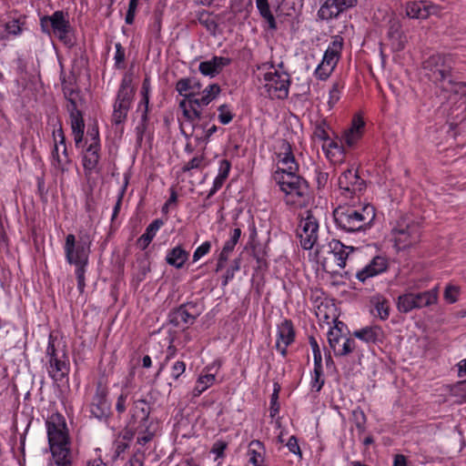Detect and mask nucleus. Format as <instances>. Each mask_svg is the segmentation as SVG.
I'll return each mask as SVG.
<instances>
[{
    "instance_id": "obj_1",
    "label": "nucleus",
    "mask_w": 466,
    "mask_h": 466,
    "mask_svg": "<svg viewBox=\"0 0 466 466\" xmlns=\"http://www.w3.org/2000/svg\"><path fill=\"white\" fill-rule=\"evenodd\" d=\"M280 167L273 174V178L286 194V203L302 206L309 195V184L302 177L296 173L299 165L292 154L291 146L283 140L279 153Z\"/></svg>"
},
{
    "instance_id": "obj_2",
    "label": "nucleus",
    "mask_w": 466,
    "mask_h": 466,
    "mask_svg": "<svg viewBox=\"0 0 466 466\" xmlns=\"http://www.w3.org/2000/svg\"><path fill=\"white\" fill-rule=\"evenodd\" d=\"M48 442L56 466H72L73 455L65 418L53 414L46 420Z\"/></svg>"
},
{
    "instance_id": "obj_3",
    "label": "nucleus",
    "mask_w": 466,
    "mask_h": 466,
    "mask_svg": "<svg viewBox=\"0 0 466 466\" xmlns=\"http://www.w3.org/2000/svg\"><path fill=\"white\" fill-rule=\"evenodd\" d=\"M357 203L346 201L333 211L335 224L346 232L365 230L375 218V208L370 204L356 206Z\"/></svg>"
},
{
    "instance_id": "obj_4",
    "label": "nucleus",
    "mask_w": 466,
    "mask_h": 466,
    "mask_svg": "<svg viewBox=\"0 0 466 466\" xmlns=\"http://www.w3.org/2000/svg\"><path fill=\"white\" fill-rule=\"evenodd\" d=\"M91 239L88 234L80 233L78 239L73 234H68L65 242V254L66 261L76 266V276L77 279V289L80 293L84 292L86 282L85 273L86 266L88 263L90 253Z\"/></svg>"
},
{
    "instance_id": "obj_5",
    "label": "nucleus",
    "mask_w": 466,
    "mask_h": 466,
    "mask_svg": "<svg viewBox=\"0 0 466 466\" xmlns=\"http://www.w3.org/2000/svg\"><path fill=\"white\" fill-rule=\"evenodd\" d=\"M453 60L450 55L436 54L423 63V68L428 71V77L446 92L453 93L461 82H455L452 77Z\"/></svg>"
},
{
    "instance_id": "obj_6",
    "label": "nucleus",
    "mask_w": 466,
    "mask_h": 466,
    "mask_svg": "<svg viewBox=\"0 0 466 466\" xmlns=\"http://www.w3.org/2000/svg\"><path fill=\"white\" fill-rule=\"evenodd\" d=\"M46 356L49 376L56 381H61L69 373V359L66 346L52 334L49 335Z\"/></svg>"
},
{
    "instance_id": "obj_7",
    "label": "nucleus",
    "mask_w": 466,
    "mask_h": 466,
    "mask_svg": "<svg viewBox=\"0 0 466 466\" xmlns=\"http://www.w3.org/2000/svg\"><path fill=\"white\" fill-rule=\"evenodd\" d=\"M42 31L48 35L53 34L66 46L75 44L73 29L63 11H56L52 15H46L40 19Z\"/></svg>"
},
{
    "instance_id": "obj_8",
    "label": "nucleus",
    "mask_w": 466,
    "mask_h": 466,
    "mask_svg": "<svg viewBox=\"0 0 466 466\" xmlns=\"http://www.w3.org/2000/svg\"><path fill=\"white\" fill-rule=\"evenodd\" d=\"M395 246L398 249H405L420 239V226L409 217L401 218L391 230Z\"/></svg>"
},
{
    "instance_id": "obj_9",
    "label": "nucleus",
    "mask_w": 466,
    "mask_h": 466,
    "mask_svg": "<svg viewBox=\"0 0 466 466\" xmlns=\"http://www.w3.org/2000/svg\"><path fill=\"white\" fill-rule=\"evenodd\" d=\"M65 97L66 99V110L70 116V125L75 145L76 147H82L85 122L79 107L83 104V99L78 90H75L73 93L68 92L67 96Z\"/></svg>"
},
{
    "instance_id": "obj_10",
    "label": "nucleus",
    "mask_w": 466,
    "mask_h": 466,
    "mask_svg": "<svg viewBox=\"0 0 466 466\" xmlns=\"http://www.w3.org/2000/svg\"><path fill=\"white\" fill-rule=\"evenodd\" d=\"M134 94L135 89L132 86V76L130 74H126L122 78L114 105L112 121L115 124L118 125L126 120L127 112L130 108L134 97Z\"/></svg>"
},
{
    "instance_id": "obj_11",
    "label": "nucleus",
    "mask_w": 466,
    "mask_h": 466,
    "mask_svg": "<svg viewBox=\"0 0 466 466\" xmlns=\"http://www.w3.org/2000/svg\"><path fill=\"white\" fill-rule=\"evenodd\" d=\"M339 187L346 201L360 203V195L366 189V182L357 171L350 168L339 177Z\"/></svg>"
},
{
    "instance_id": "obj_12",
    "label": "nucleus",
    "mask_w": 466,
    "mask_h": 466,
    "mask_svg": "<svg viewBox=\"0 0 466 466\" xmlns=\"http://www.w3.org/2000/svg\"><path fill=\"white\" fill-rule=\"evenodd\" d=\"M344 40L340 35L332 36V40L324 53L321 63L315 70V76L326 80L336 67L341 55Z\"/></svg>"
},
{
    "instance_id": "obj_13",
    "label": "nucleus",
    "mask_w": 466,
    "mask_h": 466,
    "mask_svg": "<svg viewBox=\"0 0 466 466\" xmlns=\"http://www.w3.org/2000/svg\"><path fill=\"white\" fill-rule=\"evenodd\" d=\"M437 289H432L418 293H405L398 298L397 308L400 312L408 313L414 309H420L437 301Z\"/></svg>"
},
{
    "instance_id": "obj_14",
    "label": "nucleus",
    "mask_w": 466,
    "mask_h": 466,
    "mask_svg": "<svg viewBox=\"0 0 466 466\" xmlns=\"http://www.w3.org/2000/svg\"><path fill=\"white\" fill-rule=\"evenodd\" d=\"M264 87L271 98L285 99L289 96L290 76L286 72H268L264 75Z\"/></svg>"
},
{
    "instance_id": "obj_15",
    "label": "nucleus",
    "mask_w": 466,
    "mask_h": 466,
    "mask_svg": "<svg viewBox=\"0 0 466 466\" xmlns=\"http://www.w3.org/2000/svg\"><path fill=\"white\" fill-rule=\"evenodd\" d=\"M297 230L299 242L304 249H311L318 240L319 223L311 210L305 212Z\"/></svg>"
},
{
    "instance_id": "obj_16",
    "label": "nucleus",
    "mask_w": 466,
    "mask_h": 466,
    "mask_svg": "<svg viewBox=\"0 0 466 466\" xmlns=\"http://www.w3.org/2000/svg\"><path fill=\"white\" fill-rule=\"evenodd\" d=\"M201 314V307L197 302H187L180 305L168 314L169 322L177 328L192 325Z\"/></svg>"
},
{
    "instance_id": "obj_17",
    "label": "nucleus",
    "mask_w": 466,
    "mask_h": 466,
    "mask_svg": "<svg viewBox=\"0 0 466 466\" xmlns=\"http://www.w3.org/2000/svg\"><path fill=\"white\" fill-rule=\"evenodd\" d=\"M91 415L98 420L107 419L111 414V404L107 400V390L101 383L96 386V393L90 403Z\"/></svg>"
},
{
    "instance_id": "obj_18",
    "label": "nucleus",
    "mask_w": 466,
    "mask_h": 466,
    "mask_svg": "<svg viewBox=\"0 0 466 466\" xmlns=\"http://www.w3.org/2000/svg\"><path fill=\"white\" fill-rule=\"evenodd\" d=\"M406 15L412 19H427L431 15H437L441 8L429 1H410L405 6Z\"/></svg>"
},
{
    "instance_id": "obj_19",
    "label": "nucleus",
    "mask_w": 466,
    "mask_h": 466,
    "mask_svg": "<svg viewBox=\"0 0 466 466\" xmlns=\"http://www.w3.org/2000/svg\"><path fill=\"white\" fill-rule=\"evenodd\" d=\"M357 0H326L320 6L318 15L322 20L337 17L344 10L353 6Z\"/></svg>"
},
{
    "instance_id": "obj_20",
    "label": "nucleus",
    "mask_w": 466,
    "mask_h": 466,
    "mask_svg": "<svg viewBox=\"0 0 466 466\" xmlns=\"http://www.w3.org/2000/svg\"><path fill=\"white\" fill-rule=\"evenodd\" d=\"M277 337L276 348L285 357L287 355V348L295 339V329L291 320L284 319L278 325Z\"/></svg>"
},
{
    "instance_id": "obj_21",
    "label": "nucleus",
    "mask_w": 466,
    "mask_h": 466,
    "mask_svg": "<svg viewBox=\"0 0 466 466\" xmlns=\"http://www.w3.org/2000/svg\"><path fill=\"white\" fill-rule=\"evenodd\" d=\"M453 95L460 96V100L451 108L449 114L451 119V127L466 120V84L462 82L459 84Z\"/></svg>"
},
{
    "instance_id": "obj_22",
    "label": "nucleus",
    "mask_w": 466,
    "mask_h": 466,
    "mask_svg": "<svg viewBox=\"0 0 466 466\" xmlns=\"http://www.w3.org/2000/svg\"><path fill=\"white\" fill-rule=\"evenodd\" d=\"M231 63V59L224 56H213L210 60L199 64V72L206 76L215 77L224 67Z\"/></svg>"
},
{
    "instance_id": "obj_23",
    "label": "nucleus",
    "mask_w": 466,
    "mask_h": 466,
    "mask_svg": "<svg viewBox=\"0 0 466 466\" xmlns=\"http://www.w3.org/2000/svg\"><path fill=\"white\" fill-rule=\"evenodd\" d=\"M184 97L185 98L179 102V107L183 111V116L187 121L189 122L192 129L194 130L198 127L196 120H199L201 118L202 113L198 105L191 104V100L195 99L194 93L187 95V96Z\"/></svg>"
},
{
    "instance_id": "obj_24",
    "label": "nucleus",
    "mask_w": 466,
    "mask_h": 466,
    "mask_svg": "<svg viewBox=\"0 0 466 466\" xmlns=\"http://www.w3.org/2000/svg\"><path fill=\"white\" fill-rule=\"evenodd\" d=\"M387 268V261L382 257H375L370 264L360 270L356 277L359 280L364 282L367 279L374 277Z\"/></svg>"
},
{
    "instance_id": "obj_25",
    "label": "nucleus",
    "mask_w": 466,
    "mask_h": 466,
    "mask_svg": "<svg viewBox=\"0 0 466 466\" xmlns=\"http://www.w3.org/2000/svg\"><path fill=\"white\" fill-rule=\"evenodd\" d=\"M364 125L362 118L357 116L352 119L350 127L344 131L343 141L349 147H354L360 139Z\"/></svg>"
},
{
    "instance_id": "obj_26",
    "label": "nucleus",
    "mask_w": 466,
    "mask_h": 466,
    "mask_svg": "<svg viewBox=\"0 0 466 466\" xmlns=\"http://www.w3.org/2000/svg\"><path fill=\"white\" fill-rule=\"evenodd\" d=\"M328 249L329 252L333 254L337 259L338 266L341 268H345L350 253L354 251L353 247L346 246L337 239H331L328 243Z\"/></svg>"
},
{
    "instance_id": "obj_27",
    "label": "nucleus",
    "mask_w": 466,
    "mask_h": 466,
    "mask_svg": "<svg viewBox=\"0 0 466 466\" xmlns=\"http://www.w3.org/2000/svg\"><path fill=\"white\" fill-rule=\"evenodd\" d=\"M353 336L367 342V343H379L384 339V332L380 326H369L360 329L355 330Z\"/></svg>"
},
{
    "instance_id": "obj_28",
    "label": "nucleus",
    "mask_w": 466,
    "mask_h": 466,
    "mask_svg": "<svg viewBox=\"0 0 466 466\" xmlns=\"http://www.w3.org/2000/svg\"><path fill=\"white\" fill-rule=\"evenodd\" d=\"M150 406L145 400H138L134 402L132 409V419L138 422L137 426L153 424L149 420Z\"/></svg>"
},
{
    "instance_id": "obj_29",
    "label": "nucleus",
    "mask_w": 466,
    "mask_h": 466,
    "mask_svg": "<svg viewBox=\"0 0 466 466\" xmlns=\"http://www.w3.org/2000/svg\"><path fill=\"white\" fill-rule=\"evenodd\" d=\"M371 306L370 312L374 316H378L380 319L385 320L390 316V302L380 294L372 296L370 299Z\"/></svg>"
},
{
    "instance_id": "obj_30",
    "label": "nucleus",
    "mask_w": 466,
    "mask_h": 466,
    "mask_svg": "<svg viewBox=\"0 0 466 466\" xmlns=\"http://www.w3.org/2000/svg\"><path fill=\"white\" fill-rule=\"evenodd\" d=\"M221 92V88L218 84H210L201 92L200 97L195 96V99L191 100V104L198 105L199 109L203 106H207L213 100H215Z\"/></svg>"
},
{
    "instance_id": "obj_31",
    "label": "nucleus",
    "mask_w": 466,
    "mask_h": 466,
    "mask_svg": "<svg viewBox=\"0 0 466 466\" xmlns=\"http://www.w3.org/2000/svg\"><path fill=\"white\" fill-rule=\"evenodd\" d=\"M99 143L90 142L83 156V166L86 171L91 172L96 167L99 161Z\"/></svg>"
},
{
    "instance_id": "obj_32",
    "label": "nucleus",
    "mask_w": 466,
    "mask_h": 466,
    "mask_svg": "<svg viewBox=\"0 0 466 466\" xmlns=\"http://www.w3.org/2000/svg\"><path fill=\"white\" fill-rule=\"evenodd\" d=\"M388 36L391 40V46L394 50L400 51L404 49L406 37L400 30L399 21H390Z\"/></svg>"
},
{
    "instance_id": "obj_33",
    "label": "nucleus",
    "mask_w": 466,
    "mask_h": 466,
    "mask_svg": "<svg viewBox=\"0 0 466 466\" xmlns=\"http://www.w3.org/2000/svg\"><path fill=\"white\" fill-rule=\"evenodd\" d=\"M248 454L249 462L254 466H266L264 464L265 447L261 441H251L248 444Z\"/></svg>"
},
{
    "instance_id": "obj_34",
    "label": "nucleus",
    "mask_w": 466,
    "mask_h": 466,
    "mask_svg": "<svg viewBox=\"0 0 466 466\" xmlns=\"http://www.w3.org/2000/svg\"><path fill=\"white\" fill-rule=\"evenodd\" d=\"M162 225L163 221L161 219L152 221L146 228L145 233L137 239V246L141 249H146Z\"/></svg>"
},
{
    "instance_id": "obj_35",
    "label": "nucleus",
    "mask_w": 466,
    "mask_h": 466,
    "mask_svg": "<svg viewBox=\"0 0 466 466\" xmlns=\"http://www.w3.org/2000/svg\"><path fill=\"white\" fill-rule=\"evenodd\" d=\"M188 256H189L188 252L178 246V247L172 248L167 253L166 261L169 265H171L177 268H180L183 267L185 262L187 260Z\"/></svg>"
},
{
    "instance_id": "obj_36",
    "label": "nucleus",
    "mask_w": 466,
    "mask_h": 466,
    "mask_svg": "<svg viewBox=\"0 0 466 466\" xmlns=\"http://www.w3.org/2000/svg\"><path fill=\"white\" fill-rule=\"evenodd\" d=\"M216 380L215 374L208 373L205 375L199 376L196 382V386L193 389L192 394L194 397H198L208 390L210 386L214 384Z\"/></svg>"
},
{
    "instance_id": "obj_37",
    "label": "nucleus",
    "mask_w": 466,
    "mask_h": 466,
    "mask_svg": "<svg viewBox=\"0 0 466 466\" xmlns=\"http://www.w3.org/2000/svg\"><path fill=\"white\" fill-rule=\"evenodd\" d=\"M149 89H150V82H149V79L147 77H146L143 81V84H142V88H141V93H142V96H143V98L141 100V104H144L145 106V110L142 114V116H141V121H142V127H137V129L142 134L144 129H145V125H146V122L147 121V110H148V103H149V97H148V93H149Z\"/></svg>"
},
{
    "instance_id": "obj_38",
    "label": "nucleus",
    "mask_w": 466,
    "mask_h": 466,
    "mask_svg": "<svg viewBox=\"0 0 466 466\" xmlns=\"http://www.w3.org/2000/svg\"><path fill=\"white\" fill-rule=\"evenodd\" d=\"M327 336L329 347L332 349L334 354L336 355V350L338 351V349L340 348L341 343L343 342V339L346 336L343 335L342 330L339 328L338 324L335 327L329 329Z\"/></svg>"
},
{
    "instance_id": "obj_39",
    "label": "nucleus",
    "mask_w": 466,
    "mask_h": 466,
    "mask_svg": "<svg viewBox=\"0 0 466 466\" xmlns=\"http://www.w3.org/2000/svg\"><path fill=\"white\" fill-rule=\"evenodd\" d=\"M257 8L259 11L261 16L267 21L268 24V27L270 29L277 28V23L274 15H272L268 0H256Z\"/></svg>"
},
{
    "instance_id": "obj_40",
    "label": "nucleus",
    "mask_w": 466,
    "mask_h": 466,
    "mask_svg": "<svg viewBox=\"0 0 466 466\" xmlns=\"http://www.w3.org/2000/svg\"><path fill=\"white\" fill-rule=\"evenodd\" d=\"M71 163V160L68 157L67 148L64 147L61 150V154L59 157L52 160V167L62 175L68 171V167Z\"/></svg>"
},
{
    "instance_id": "obj_41",
    "label": "nucleus",
    "mask_w": 466,
    "mask_h": 466,
    "mask_svg": "<svg viewBox=\"0 0 466 466\" xmlns=\"http://www.w3.org/2000/svg\"><path fill=\"white\" fill-rule=\"evenodd\" d=\"M198 20L200 25L206 27V29L213 35H216L218 29V24L212 15L208 11H201L198 14Z\"/></svg>"
},
{
    "instance_id": "obj_42",
    "label": "nucleus",
    "mask_w": 466,
    "mask_h": 466,
    "mask_svg": "<svg viewBox=\"0 0 466 466\" xmlns=\"http://www.w3.org/2000/svg\"><path fill=\"white\" fill-rule=\"evenodd\" d=\"M137 430L139 434H143L142 436H138L137 440V443L140 446H144L146 443L150 441L156 431V428L154 424L146 425V426H137Z\"/></svg>"
},
{
    "instance_id": "obj_43",
    "label": "nucleus",
    "mask_w": 466,
    "mask_h": 466,
    "mask_svg": "<svg viewBox=\"0 0 466 466\" xmlns=\"http://www.w3.org/2000/svg\"><path fill=\"white\" fill-rule=\"evenodd\" d=\"M53 136H54L55 145H54V148L52 150V160H54L55 158L59 157V155L61 154L60 148L62 149V148H64V147H66V137H65L62 127L54 131Z\"/></svg>"
},
{
    "instance_id": "obj_44",
    "label": "nucleus",
    "mask_w": 466,
    "mask_h": 466,
    "mask_svg": "<svg viewBox=\"0 0 466 466\" xmlns=\"http://www.w3.org/2000/svg\"><path fill=\"white\" fill-rule=\"evenodd\" d=\"M176 90L180 96H187V95H191V92H193L191 78H180L176 84Z\"/></svg>"
},
{
    "instance_id": "obj_45",
    "label": "nucleus",
    "mask_w": 466,
    "mask_h": 466,
    "mask_svg": "<svg viewBox=\"0 0 466 466\" xmlns=\"http://www.w3.org/2000/svg\"><path fill=\"white\" fill-rule=\"evenodd\" d=\"M356 342L353 339L345 337L343 342L338 351L336 350V356H346L355 350Z\"/></svg>"
},
{
    "instance_id": "obj_46",
    "label": "nucleus",
    "mask_w": 466,
    "mask_h": 466,
    "mask_svg": "<svg viewBox=\"0 0 466 466\" xmlns=\"http://www.w3.org/2000/svg\"><path fill=\"white\" fill-rule=\"evenodd\" d=\"M218 120L222 125H228L234 117V115L230 111L229 106L223 104L218 106Z\"/></svg>"
},
{
    "instance_id": "obj_47",
    "label": "nucleus",
    "mask_w": 466,
    "mask_h": 466,
    "mask_svg": "<svg viewBox=\"0 0 466 466\" xmlns=\"http://www.w3.org/2000/svg\"><path fill=\"white\" fill-rule=\"evenodd\" d=\"M352 420L359 431H363L365 430L366 415L360 408L352 411Z\"/></svg>"
},
{
    "instance_id": "obj_48",
    "label": "nucleus",
    "mask_w": 466,
    "mask_h": 466,
    "mask_svg": "<svg viewBox=\"0 0 466 466\" xmlns=\"http://www.w3.org/2000/svg\"><path fill=\"white\" fill-rule=\"evenodd\" d=\"M5 32L11 35H18L22 33L21 24L18 19H12L5 25Z\"/></svg>"
},
{
    "instance_id": "obj_49",
    "label": "nucleus",
    "mask_w": 466,
    "mask_h": 466,
    "mask_svg": "<svg viewBox=\"0 0 466 466\" xmlns=\"http://www.w3.org/2000/svg\"><path fill=\"white\" fill-rule=\"evenodd\" d=\"M125 466H144V451L138 447Z\"/></svg>"
},
{
    "instance_id": "obj_50",
    "label": "nucleus",
    "mask_w": 466,
    "mask_h": 466,
    "mask_svg": "<svg viewBox=\"0 0 466 466\" xmlns=\"http://www.w3.org/2000/svg\"><path fill=\"white\" fill-rule=\"evenodd\" d=\"M116 54H115V64L117 68L124 67L125 62V48L121 46L120 43H116Z\"/></svg>"
},
{
    "instance_id": "obj_51",
    "label": "nucleus",
    "mask_w": 466,
    "mask_h": 466,
    "mask_svg": "<svg viewBox=\"0 0 466 466\" xmlns=\"http://www.w3.org/2000/svg\"><path fill=\"white\" fill-rule=\"evenodd\" d=\"M211 248V243L209 241H205L202 245H200L193 254V261L196 262L199 260L202 257L207 255Z\"/></svg>"
},
{
    "instance_id": "obj_52",
    "label": "nucleus",
    "mask_w": 466,
    "mask_h": 466,
    "mask_svg": "<svg viewBox=\"0 0 466 466\" xmlns=\"http://www.w3.org/2000/svg\"><path fill=\"white\" fill-rule=\"evenodd\" d=\"M340 88L341 86L339 82L333 84L329 91V105L330 107H332L339 100Z\"/></svg>"
},
{
    "instance_id": "obj_53",
    "label": "nucleus",
    "mask_w": 466,
    "mask_h": 466,
    "mask_svg": "<svg viewBox=\"0 0 466 466\" xmlns=\"http://www.w3.org/2000/svg\"><path fill=\"white\" fill-rule=\"evenodd\" d=\"M241 236V229L240 228H235L232 232V235L228 240L226 241L224 248H226V250L233 251L236 244L239 240V238Z\"/></svg>"
},
{
    "instance_id": "obj_54",
    "label": "nucleus",
    "mask_w": 466,
    "mask_h": 466,
    "mask_svg": "<svg viewBox=\"0 0 466 466\" xmlns=\"http://www.w3.org/2000/svg\"><path fill=\"white\" fill-rule=\"evenodd\" d=\"M321 375H322V369H314L311 386L317 391H319L324 385V380L320 379Z\"/></svg>"
},
{
    "instance_id": "obj_55",
    "label": "nucleus",
    "mask_w": 466,
    "mask_h": 466,
    "mask_svg": "<svg viewBox=\"0 0 466 466\" xmlns=\"http://www.w3.org/2000/svg\"><path fill=\"white\" fill-rule=\"evenodd\" d=\"M289 451L295 455H298L299 458H302V453L300 447L299 445V441L296 436H290L288 442L286 443Z\"/></svg>"
},
{
    "instance_id": "obj_56",
    "label": "nucleus",
    "mask_w": 466,
    "mask_h": 466,
    "mask_svg": "<svg viewBox=\"0 0 466 466\" xmlns=\"http://www.w3.org/2000/svg\"><path fill=\"white\" fill-rule=\"evenodd\" d=\"M185 370H186L185 362L177 360L172 366L171 377L177 380L185 372Z\"/></svg>"
},
{
    "instance_id": "obj_57",
    "label": "nucleus",
    "mask_w": 466,
    "mask_h": 466,
    "mask_svg": "<svg viewBox=\"0 0 466 466\" xmlns=\"http://www.w3.org/2000/svg\"><path fill=\"white\" fill-rule=\"evenodd\" d=\"M127 397L128 393L123 391L116 400V410L119 414L124 413L127 410Z\"/></svg>"
},
{
    "instance_id": "obj_58",
    "label": "nucleus",
    "mask_w": 466,
    "mask_h": 466,
    "mask_svg": "<svg viewBox=\"0 0 466 466\" xmlns=\"http://www.w3.org/2000/svg\"><path fill=\"white\" fill-rule=\"evenodd\" d=\"M204 158L202 157H195L189 160L183 167V171L187 172L194 168H200L202 167Z\"/></svg>"
},
{
    "instance_id": "obj_59",
    "label": "nucleus",
    "mask_w": 466,
    "mask_h": 466,
    "mask_svg": "<svg viewBox=\"0 0 466 466\" xmlns=\"http://www.w3.org/2000/svg\"><path fill=\"white\" fill-rule=\"evenodd\" d=\"M201 127L203 128L202 135L200 137L197 136L196 138L205 143H207L209 140L210 137L218 130V127L216 125H213L208 129H205V127L203 126H201Z\"/></svg>"
},
{
    "instance_id": "obj_60",
    "label": "nucleus",
    "mask_w": 466,
    "mask_h": 466,
    "mask_svg": "<svg viewBox=\"0 0 466 466\" xmlns=\"http://www.w3.org/2000/svg\"><path fill=\"white\" fill-rule=\"evenodd\" d=\"M458 289L454 286H447L444 291V298L451 303H453L457 299Z\"/></svg>"
},
{
    "instance_id": "obj_61",
    "label": "nucleus",
    "mask_w": 466,
    "mask_h": 466,
    "mask_svg": "<svg viewBox=\"0 0 466 466\" xmlns=\"http://www.w3.org/2000/svg\"><path fill=\"white\" fill-rule=\"evenodd\" d=\"M316 173V180L318 184V187H324L328 182L329 179V173L322 171L319 168L315 170Z\"/></svg>"
},
{
    "instance_id": "obj_62",
    "label": "nucleus",
    "mask_w": 466,
    "mask_h": 466,
    "mask_svg": "<svg viewBox=\"0 0 466 466\" xmlns=\"http://www.w3.org/2000/svg\"><path fill=\"white\" fill-rule=\"evenodd\" d=\"M226 179L227 178H225V177L217 176V177L214 180L213 187H211V189L209 190V192L207 196V199L210 198L212 196H214L217 193V191L218 189L221 188V187L223 186Z\"/></svg>"
},
{
    "instance_id": "obj_63",
    "label": "nucleus",
    "mask_w": 466,
    "mask_h": 466,
    "mask_svg": "<svg viewBox=\"0 0 466 466\" xmlns=\"http://www.w3.org/2000/svg\"><path fill=\"white\" fill-rule=\"evenodd\" d=\"M231 164L227 159H222L219 163L218 175L221 177L227 178L230 171Z\"/></svg>"
},
{
    "instance_id": "obj_64",
    "label": "nucleus",
    "mask_w": 466,
    "mask_h": 466,
    "mask_svg": "<svg viewBox=\"0 0 466 466\" xmlns=\"http://www.w3.org/2000/svg\"><path fill=\"white\" fill-rule=\"evenodd\" d=\"M128 443L124 441H116L115 446L114 458H119L121 454H123L128 449Z\"/></svg>"
}]
</instances>
